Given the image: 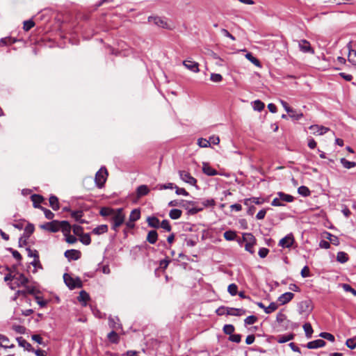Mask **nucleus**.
<instances>
[{
    "instance_id": "nucleus-1",
    "label": "nucleus",
    "mask_w": 356,
    "mask_h": 356,
    "mask_svg": "<svg viewBox=\"0 0 356 356\" xmlns=\"http://www.w3.org/2000/svg\"><path fill=\"white\" fill-rule=\"evenodd\" d=\"M246 313V310L243 309L239 308H234L221 306L216 310V314L218 316H222L224 314L234 316H241L244 315Z\"/></svg>"
},
{
    "instance_id": "nucleus-2",
    "label": "nucleus",
    "mask_w": 356,
    "mask_h": 356,
    "mask_svg": "<svg viewBox=\"0 0 356 356\" xmlns=\"http://www.w3.org/2000/svg\"><path fill=\"white\" fill-rule=\"evenodd\" d=\"M124 219L125 216L123 213V209L122 208L118 209L110 219L112 222V229L118 232V227L124 223Z\"/></svg>"
},
{
    "instance_id": "nucleus-3",
    "label": "nucleus",
    "mask_w": 356,
    "mask_h": 356,
    "mask_svg": "<svg viewBox=\"0 0 356 356\" xmlns=\"http://www.w3.org/2000/svg\"><path fill=\"white\" fill-rule=\"evenodd\" d=\"M63 280L65 284L71 290L76 288L79 289L83 286V283L79 277L73 278L68 273H65L63 275Z\"/></svg>"
},
{
    "instance_id": "nucleus-4",
    "label": "nucleus",
    "mask_w": 356,
    "mask_h": 356,
    "mask_svg": "<svg viewBox=\"0 0 356 356\" xmlns=\"http://www.w3.org/2000/svg\"><path fill=\"white\" fill-rule=\"evenodd\" d=\"M108 171L105 167L101 168L96 173L95 181L99 188H102L107 179Z\"/></svg>"
},
{
    "instance_id": "nucleus-5",
    "label": "nucleus",
    "mask_w": 356,
    "mask_h": 356,
    "mask_svg": "<svg viewBox=\"0 0 356 356\" xmlns=\"http://www.w3.org/2000/svg\"><path fill=\"white\" fill-rule=\"evenodd\" d=\"M243 240L246 242L245 249L251 254H254V245L256 244V238L251 233H245L243 234Z\"/></svg>"
},
{
    "instance_id": "nucleus-6",
    "label": "nucleus",
    "mask_w": 356,
    "mask_h": 356,
    "mask_svg": "<svg viewBox=\"0 0 356 356\" xmlns=\"http://www.w3.org/2000/svg\"><path fill=\"white\" fill-rule=\"evenodd\" d=\"M312 309L313 306L310 300H302L298 304V312L300 314H308Z\"/></svg>"
},
{
    "instance_id": "nucleus-7",
    "label": "nucleus",
    "mask_w": 356,
    "mask_h": 356,
    "mask_svg": "<svg viewBox=\"0 0 356 356\" xmlns=\"http://www.w3.org/2000/svg\"><path fill=\"white\" fill-rule=\"evenodd\" d=\"M24 286L25 287V289H24V290H17L15 292V296L13 298L14 300H15L19 296H22L24 297H26L27 296V294L35 295L36 293V292H37V290L35 288V286H29V285H26V286Z\"/></svg>"
},
{
    "instance_id": "nucleus-8",
    "label": "nucleus",
    "mask_w": 356,
    "mask_h": 356,
    "mask_svg": "<svg viewBox=\"0 0 356 356\" xmlns=\"http://www.w3.org/2000/svg\"><path fill=\"white\" fill-rule=\"evenodd\" d=\"M179 175L180 179L184 182L189 184L191 186H197V179L192 177L188 172L179 170Z\"/></svg>"
},
{
    "instance_id": "nucleus-9",
    "label": "nucleus",
    "mask_w": 356,
    "mask_h": 356,
    "mask_svg": "<svg viewBox=\"0 0 356 356\" xmlns=\"http://www.w3.org/2000/svg\"><path fill=\"white\" fill-rule=\"evenodd\" d=\"M59 224L58 220H51V222L40 225V227L42 229L55 233L59 231Z\"/></svg>"
},
{
    "instance_id": "nucleus-10",
    "label": "nucleus",
    "mask_w": 356,
    "mask_h": 356,
    "mask_svg": "<svg viewBox=\"0 0 356 356\" xmlns=\"http://www.w3.org/2000/svg\"><path fill=\"white\" fill-rule=\"evenodd\" d=\"M295 242L294 236L292 233L287 234L286 236L282 238L280 241L278 245L282 248H290L292 247Z\"/></svg>"
},
{
    "instance_id": "nucleus-11",
    "label": "nucleus",
    "mask_w": 356,
    "mask_h": 356,
    "mask_svg": "<svg viewBox=\"0 0 356 356\" xmlns=\"http://www.w3.org/2000/svg\"><path fill=\"white\" fill-rule=\"evenodd\" d=\"M300 50L303 53L314 54V50L312 47L309 41L306 40H301L298 42Z\"/></svg>"
},
{
    "instance_id": "nucleus-12",
    "label": "nucleus",
    "mask_w": 356,
    "mask_h": 356,
    "mask_svg": "<svg viewBox=\"0 0 356 356\" xmlns=\"http://www.w3.org/2000/svg\"><path fill=\"white\" fill-rule=\"evenodd\" d=\"M149 22H153L159 27H161L163 29H168V23L164 20L162 17L158 16H149L148 17Z\"/></svg>"
},
{
    "instance_id": "nucleus-13",
    "label": "nucleus",
    "mask_w": 356,
    "mask_h": 356,
    "mask_svg": "<svg viewBox=\"0 0 356 356\" xmlns=\"http://www.w3.org/2000/svg\"><path fill=\"white\" fill-rule=\"evenodd\" d=\"M64 255L70 261L77 260L81 257V253L79 250L71 249L66 250Z\"/></svg>"
},
{
    "instance_id": "nucleus-14",
    "label": "nucleus",
    "mask_w": 356,
    "mask_h": 356,
    "mask_svg": "<svg viewBox=\"0 0 356 356\" xmlns=\"http://www.w3.org/2000/svg\"><path fill=\"white\" fill-rule=\"evenodd\" d=\"M183 65L189 70L193 72H198L200 71L199 70V64L198 63L191 60H186L183 62Z\"/></svg>"
},
{
    "instance_id": "nucleus-15",
    "label": "nucleus",
    "mask_w": 356,
    "mask_h": 356,
    "mask_svg": "<svg viewBox=\"0 0 356 356\" xmlns=\"http://www.w3.org/2000/svg\"><path fill=\"white\" fill-rule=\"evenodd\" d=\"M326 344L325 341L323 339H316L309 341L307 343L306 347L309 349H316L325 346Z\"/></svg>"
},
{
    "instance_id": "nucleus-16",
    "label": "nucleus",
    "mask_w": 356,
    "mask_h": 356,
    "mask_svg": "<svg viewBox=\"0 0 356 356\" xmlns=\"http://www.w3.org/2000/svg\"><path fill=\"white\" fill-rule=\"evenodd\" d=\"M17 280V286H26L29 282V280L23 274L19 272H17L16 278L15 279Z\"/></svg>"
},
{
    "instance_id": "nucleus-17",
    "label": "nucleus",
    "mask_w": 356,
    "mask_h": 356,
    "mask_svg": "<svg viewBox=\"0 0 356 356\" xmlns=\"http://www.w3.org/2000/svg\"><path fill=\"white\" fill-rule=\"evenodd\" d=\"M202 172L208 176H215L218 174V171L210 166L208 163L203 162Z\"/></svg>"
},
{
    "instance_id": "nucleus-18",
    "label": "nucleus",
    "mask_w": 356,
    "mask_h": 356,
    "mask_svg": "<svg viewBox=\"0 0 356 356\" xmlns=\"http://www.w3.org/2000/svg\"><path fill=\"white\" fill-rule=\"evenodd\" d=\"M294 297V294L291 292H286L283 294H282L278 298V301L280 302V305H283L289 302H290Z\"/></svg>"
},
{
    "instance_id": "nucleus-19",
    "label": "nucleus",
    "mask_w": 356,
    "mask_h": 356,
    "mask_svg": "<svg viewBox=\"0 0 356 356\" xmlns=\"http://www.w3.org/2000/svg\"><path fill=\"white\" fill-rule=\"evenodd\" d=\"M31 200L33 202V207L41 209V207H42L40 205V203L44 200V197L42 195L33 194L31 196Z\"/></svg>"
},
{
    "instance_id": "nucleus-20",
    "label": "nucleus",
    "mask_w": 356,
    "mask_h": 356,
    "mask_svg": "<svg viewBox=\"0 0 356 356\" xmlns=\"http://www.w3.org/2000/svg\"><path fill=\"white\" fill-rule=\"evenodd\" d=\"M18 342L19 346L24 348L26 350L29 352H33V348L26 340H25L23 337H19L16 339Z\"/></svg>"
},
{
    "instance_id": "nucleus-21",
    "label": "nucleus",
    "mask_w": 356,
    "mask_h": 356,
    "mask_svg": "<svg viewBox=\"0 0 356 356\" xmlns=\"http://www.w3.org/2000/svg\"><path fill=\"white\" fill-rule=\"evenodd\" d=\"M309 129L312 130L314 134H318V135H323L330 130L327 127L316 124L310 126Z\"/></svg>"
},
{
    "instance_id": "nucleus-22",
    "label": "nucleus",
    "mask_w": 356,
    "mask_h": 356,
    "mask_svg": "<svg viewBox=\"0 0 356 356\" xmlns=\"http://www.w3.org/2000/svg\"><path fill=\"white\" fill-rule=\"evenodd\" d=\"M0 347L4 348H13L15 347L14 344H10V339L6 335L0 334Z\"/></svg>"
},
{
    "instance_id": "nucleus-23",
    "label": "nucleus",
    "mask_w": 356,
    "mask_h": 356,
    "mask_svg": "<svg viewBox=\"0 0 356 356\" xmlns=\"http://www.w3.org/2000/svg\"><path fill=\"white\" fill-rule=\"evenodd\" d=\"M59 230L63 232V234L65 235L67 233H70L72 226L67 220L59 221Z\"/></svg>"
},
{
    "instance_id": "nucleus-24",
    "label": "nucleus",
    "mask_w": 356,
    "mask_h": 356,
    "mask_svg": "<svg viewBox=\"0 0 356 356\" xmlns=\"http://www.w3.org/2000/svg\"><path fill=\"white\" fill-rule=\"evenodd\" d=\"M323 237L326 239L329 240L330 244L332 243L334 245H339V239L337 236L332 235L330 232H325L323 234Z\"/></svg>"
},
{
    "instance_id": "nucleus-25",
    "label": "nucleus",
    "mask_w": 356,
    "mask_h": 356,
    "mask_svg": "<svg viewBox=\"0 0 356 356\" xmlns=\"http://www.w3.org/2000/svg\"><path fill=\"white\" fill-rule=\"evenodd\" d=\"M148 225L151 227L158 229L160 227V221L158 218L155 216H149L147 219Z\"/></svg>"
},
{
    "instance_id": "nucleus-26",
    "label": "nucleus",
    "mask_w": 356,
    "mask_h": 356,
    "mask_svg": "<svg viewBox=\"0 0 356 356\" xmlns=\"http://www.w3.org/2000/svg\"><path fill=\"white\" fill-rule=\"evenodd\" d=\"M115 211H116V210H115L112 208L104 207L101 208V209L99 211V214L104 217H108V216L112 217L113 215L115 214Z\"/></svg>"
},
{
    "instance_id": "nucleus-27",
    "label": "nucleus",
    "mask_w": 356,
    "mask_h": 356,
    "mask_svg": "<svg viewBox=\"0 0 356 356\" xmlns=\"http://www.w3.org/2000/svg\"><path fill=\"white\" fill-rule=\"evenodd\" d=\"M158 239V234L156 230H150L147 236V241L150 244H155Z\"/></svg>"
},
{
    "instance_id": "nucleus-28",
    "label": "nucleus",
    "mask_w": 356,
    "mask_h": 356,
    "mask_svg": "<svg viewBox=\"0 0 356 356\" xmlns=\"http://www.w3.org/2000/svg\"><path fill=\"white\" fill-rule=\"evenodd\" d=\"M149 192V189L146 185H140L136 189V194L138 197H141L147 195Z\"/></svg>"
},
{
    "instance_id": "nucleus-29",
    "label": "nucleus",
    "mask_w": 356,
    "mask_h": 356,
    "mask_svg": "<svg viewBox=\"0 0 356 356\" xmlns=\"http://www.w3.org/2000/svg\"><path fill=\"white\" fill-rule=\"evenodd\" d=\"M77 299L80 302H82L83 306H86L87 301L90 300V296L86 291L82 290L80 291Z\"/></svg>"
},
{
    "instance_id": "nucleus-30",
    "label": "nucleus",
    "mask_w": 356,
    "mask_h": 356,
    "mask_svg": "<svg viewBox=\"0 0 356 356\" xmlns=\"http://www.w3.org/2000/svg\"><path fill=\"white\" fill-rule=\"evenodd\" d=\"M49 206L53 209L54 211H57L60 208L58 198L55 195H51L49 197Z\"/></svg>"
},
{
    "instance_id": "nucleus-31",
    "label": "nucleus",
    "mask_w": 356,
    "mask_h": 356,
    "mask_svg": "<svg viewBox=\"0 0 356 356\" xmlns=\"http://www.w3.org/2000/svg\"><path fill=\"white\" fill-rule=\"evenodd\" d=\"M35 227L33 224L29 222L26 227L24 228V232L23 234V236L28 239L31 235L34 232Z\"/></svg>"
},
{
    "instance_id": "nucleus-32",
    "label": "nucleus",
    "mask_w": 356,
    "mask_h": 356,
    "mask_svg": "<svg viewBox=\"0 0 356 356\" xmlns=\"http://www.w3.org/2000/svg\"><path fill=\"white\" fill-rule=\"evenodd\" d=\"M294 337H295V335L293 333H291L289 334H284V335H280L277 338V341L279 343H286L289 341L293 339Z\"/></svg>"
},
{
    "instance_id": "nucleus-33",
    "label": "nucleus",
    "mask_w": 356,
    "mask_h": 356,
    "mask_svg": "<svg viewBox=\"0 0 356 356\" xmlns=\"http://www.w3.org/2000/svg\"><path fill=\"white\" fill-rule=\"evenodd\" d=\"M352 43L353 42L350 41L347 44V48L348 49V61L350 63H356V60H355L354 58H353V54H355L356 56V50L353 49Z\"/></svg>"
},
{
    "instance_id": "nucleus-34",
    "label": "nucleus",
    "mask_w": 356,
    "mask_h": 356,
    "mask_svg": "<svg viewBox=\"0 0 356 356\" xmlns=\"http://www.w3.org/2000/svg\"><path fill=\"white\" fill-rule=\"evenodd\" d=\"M186 200H172L168 203L169 207H181L184 208L186 210L188 209V206L186 205Z\"/></svg>"
},
{
    "instance_id": "nucleus-35",
    "label": "nucleus",
    "mask_w": 356,
    "mask_h": 356,
    "mask_svg": "<svg viewBox=\"0 0 356 356\" xmlns=\"http://www.w3.org/2000/svg\"><path fill=\"white\" fill-rule=\"evenodd\" d=\"M277 195L282 202H291L294 200V197L292 195L284 192H278Z\"/></svg>"
},
{
    "instance_id": "nucleus-36",
    "label": "nucleus",
    "mask_w": 356,
    "mask_h": 356,
    "mask_svg": "<svg viewBox=\"0 0 356 356\" xmlns=\"http://www.w3.org/2000/svg\"><path fill=\"white\" fill-rule=\"evenodd\" d=\"M108 232V226L106 225H101L92 229V233L97 235L104 234Z\"/></svg>"
},
{
    "instance_id": "nucleus-37",
    "label": "nucleus",
    "mask_w": 356,
    "mask_h": 356,
    "mask_svg": "<svg viewBox=\"0 0 356 356\" xmlns=\"http://www.w3.org/2000/svg\"><path fill=\"white\" fill-rule=\"evenodd\" d=\"M33 257L34 258V260L31 262V264L34 266L35 268H42V266L40 264V259H39V254L38 252L35 250H34V255H33Z\"/></svg>"
},
{
    "instance_id": "nucleus-38",
    "label": "nucleus",
    "mask_w": 356,
    "mask_h": 356,
    "mask_svg": "<svg viewBox=\"0 0 356 356\" xmlns=\"http://www.w3.org/2000/svg\"><path fill=\"white\" fill-rule=\"evenodd\" d=\"M303 329L305 330L306 337L308 339L311 338L314 332L312 325L309 323H305L303 325Z\"/></svg>"
},
{
    "instance_id": "nucleus-39",
    "label": "nucleus",
    "mask_w": 356,
    "mask_h": 356,
    "mask_svg": "<svg viewBox=\"0 0 356 356\" xmlns=\"http://www.w3.org/2000/svg\"><path fill=\"white\" fill-rule=\"evenodd\" d=\"M182 211L178 209H173L170 211L169 216L172 220L179 219L181 216Z\"/></svg>"
},
{
    "instance_id": "nucleus-40",
    "label": "nucleus",
    "mask_w": 356,
    "mask_h": 356,
    "mask_svg": "<svg viewBox=\"0 0 356 356\" xmlns=\"http://www.w3.org/2000/svg\"><path fill=\"white\" fill-rule=\"evenodd\" d=\"M348 260V255L345 252H339L337 255V261L344 264Z\"/></svg>"
},
{
    "instance_id": "nucleus-41",
    "label": "nucleus",
    "mask_w": 356,
    "mask_h": 356,
    "mask_svg": "<svg viewBox=\"0 0 356 356\" xmlns=\"http://www.w3.org/2000/svg\"><path fill=\"white\" fill-rule=\"evenodd\" d=\"M119 318L118 317H109L108 318V323L109 326L112 328L118 330L120 325L118 323Z\"/></svg>"
},
{
    "instance_id": "nucleus-42",
    "label": "nucleus",
    "mask_w": 356,
    "mask_h": 356,
    "mask_svg": "<svg viewBox=\"0 0 356 356\" xmlns=\"http://www.w3.org/2000/svg\"><path fill=\"white\" fill-rule=\"evenodd\" d=\"M340 162L342 165L346 169H350L353 167L356 166V163L354 161H349L346 160L345 158H341L340 159Z\"/></svg>"
},
{
    "instance_id": "nucleus-43",
    "label": "nucleus",
    "mask_w": 356,
    "mask_h": 356,
    "mask_svg": "<svg viewBox=\"0 0 356 356\" xmlns=\"http://www.w3.org/2000/svg\"><path fill=\"white\" fill-rule=\"evenodd\" d=\"M140 218V209H134L131 212L130 216H129V220H131V221L135 222V221L138 220Z\"/></svg>"
},
{
    "instance_id": "nucleus-44",
    "label": "nucleus",
    "mask_w": 356,
    "mask_h": 356,
    "mask_svg": "<svg viewBox=\"0 0 356 356\" xmlns=\"http://www.w3.org/2000/svg\"><path fill=\"white\" fill-rule=\"evenodd\" d=\"M108 340L114 343H118L119 341V336L115 331H111L107 335Z\"/></svg>"
},
{
    "instance_id": "nucleus-45",
    "label": "nucleus",
    "mask_w": 356,
    "mask_h": 356,
    "mask_svg": "<svg viewBox=\"0 0 356 356\" xmlns=\"http://www.w3.org/2000/svg\"><path fill=\"white\" fill-rule=\"evenodd\" d=\"M80 241L84 244V245H88L90 244L91 243V238H90V236L89 234L86 233V234H82L80 236Z\"/></svg>"
},
{
    "instance_id": "nucleus-46",
    "label": "nucleus",
    "mask_w": 356,
    "mask_h": 356,
    "mask_svg": "<svg viewBox=\"0 0 356 356\" xmlns=\"http://www.w3.org/2000/svg\"><path fill=\"white\" fill-rule=\"evenodd\" d=\"M298 193L302 195L303 197H307L309 196L311 194V192L308 187L305 186H301L298 188Z\"/></svg>"
},
{
    "instance_id": "nucleus-47",
    "label": "nucleus",
    "mask_w": 356,
    "mask_h": 356,
    "mask_svg": "<svg viewBox=\"0 0 356 356\" xmlns=\"http://www.w3.org/2000/svg\"><path fill=\"white\" fill-rule=\"evenodd\" d=\"M223 236L227 241H234L236 237V234L234 231L229 230L226 231Z\"/></svg>"
},
{
    "instance_id": "nucleus-48",
    "label": "nucleus",
    "mask_w": 356,
    "mask_h": 356,
    "mask_svg": "<svg viewBox=\"0 0 356 356\" xmlns=\"http://www.w3.org/2000/svg\"><path fill=\"white\" fill-rule=\"evenodd\" d=\"M245 57L252 63H253L254 65H255L257 67H260L261 66V63L260 61L256 58L254 57L251 53H248L246 55H245Z\"/></svg>"
},
{
    "instance_id": "nucleus-49",
    "label": "nucleus",
    "mask_w": 356,
    "mask_h": 356,
    "mask_svg": "<svg viewBox=\"0 0 356 356\" xmlns=\"http://www.w3.org/2000/svg\"><path fill=\"white\" fill-rule=\"evenodd\" d=\"M16 42L15 39H13L10 37L3 38L0 40V45L5 46V45H10L12 44H14Z\"/></svg>"
},
{
    "instance_id": "nucleus-50",
    "label": "nucleus",
    "mask_w": 356,
    "mask_h": 356,
    "mask_svg": "<svg viewBox=\"0 0 356 356\" xmlns=\"http://www.w3.org/2000/svg\"><path fill=\"white\" fill-rule=\"evenodd\" d=\"M222 330L225 334L230 336L234 332L235 328L233 325L227 324L224 325Z\"/></svg>"
},
{
    "instance_id": "nucleus-51",
    "label": "nucleus",
    "mask_w": 356,
    "mask_h": 356,
    "mask_svg": "<svg viewBox=\"0 0 356 356\" xmlns=\"http://www.w3.org/2000/svg\"><path fill=\"white\" fill-rule=\"evenodd\" d=\"M264 107H265L264 103L260 100H255L253 102V108L255 111H261L264 108Z\"/></svg>"
},
{
    "instance_id": "nucleus-52",
    "label": "nucleus",
    "mask_w": 356,
    "mask_h": 356,
    "mask_svg": "<svg viewBox=\"0 0 356 356\" xmlns=\"http://www.w3.org/2000/svg\"><path fill=\"white\" fill-rule=\"evenodd\" d=\"M83 215V212L81 210L71 211V217L73 218L76 222H78L81 218H82Z\"/></svg>"
},
{
    "instance_id": "nucleus-53",
    "label": "nucleus",
    "mask_w": 356,
    "mask_h": 356,
    "mask_svg": "<svg viewBox=\"0 0 356 356\" xmlns=\"http://www.w3.org/2000/svg\"><path fill=\"white\" fill-rule=\"evenodd\" d=\"M277 307L278 305L275 302H273L270 303L268 307H266L264 312L266 314H270L275 311L277 309Z\"/></svg>"
},
{
    "instance_id": "nucleus-54",
    "label": "nucleus",
    "mask_w": 356,
    "mask_h": 356,
    "mask_svg": "<svg viewBox=\"0 0 356 356\" xmlns=\"http://www.w3.org/2000/svg\"><path fill=\"white\" fill-rule=\"evenodd\" d=\"M346 345L351 350L356 347V336L353 338L348 339L346 342Z\"/></svg>"
},
{
    "instance_id": "nucleus-55",
    "label": "nucleus",
    "mask_w": 356,
    "mask_h": 356,
    "mask_svg": "<svg viewBox=\"0 0 356 356\" xmlns=\"http://www.w3.org/2000/svg\"><path fill=\"white\" fill-rule=\"evenodd\" d=\"M227 291L231 296H236L238 293V286L236 284H231L228 286Z\"/></svg>"
},
{
    "instance_id": "nucleus-56",
    "label": "nucleus",
    "mask_w": 356,
    "mask_h": 356,
    "mask_svg": "<svg viewBox=\"0 0 356 356\" xmlns=\"http://www.w3.org/2000/svg\"><path fill=\"white\" fill-rule=\"evenodd\" d=\"M160 227L167 232H170L172 230V227L168 220H162L161 222H160Z\"/></svg>"
},
{
    "instance_id": "nucleus-57",
    "label": "nucleus",
    "mask_w": 356,
    "mask_h": 356,
    "mask_svg": "<svg viewBox=\"0 0 356 356\" xmlns=\"http://www.w3.org/2000/svg\"><path fill=\"white\" fill-rule=\"evenodd\" d=\"M35 26V22L31 20H26L24 22L23 29L24 31H28Z\"/></svg>"
},
{
    "instance_id": "nucleus-58",
    "label": "nucleus",
    "mask_w": 356,
    "mask_h": 356,
    "mask_svg": "<svg viewBox=\"0 0 356 356\" xmlns=\"http://www.w3.org/2000/svg\"><path fill=\"white\" fill-rule=\"evenodd\" d=\"M40 210H42L44 212L45 218H47L48 220H52L54 218V213L49 209L44 207H41Z\"/></svg>"
},
{
    "instance_id": "nucleus-59",
    "label": "nucleus",
    "mask_w": 356,
    "mask_h": 356,
    "mask_svg": "<svg viewBox=\"0 0 356 356\" xmlns=\"http://www.w3.org/2000/svg\"><path fill=\"white\" fill-rule=\"evenodd\" d=\"M258 318L254 315L248 316L245 320L244 323L245 325H252L257 321Z\"/></svg>"
},
{
    "instance_id": "nucleus-60",
    "label": "nucleus",
    "mask_w": 356,
    "mask_h": 356,
    "mask_svg": "<svg viewBox=\"0 0 356 356\" xmlns=\"http://www.w3.org/2000/svg\"><path fill=\"white\" fill-rule=\"evenodd\" d=\"M319 336L323 339H325L331 342H334L335 340L334 336L329 332H321Z\"/></svg>"
},
{
    "instance_id": "nucleus-61",
    "label": "nucleus",
    "mask_w": 356,
    "mask_h": 356,
    "mask_svg": "<svg viewBox=\"0 0 356 356\" xmlns=\"http://www.w3.org/2000/svg\"><path fill=\"white\" fill-rule=\"evenodd\" d=\"M31 339L38 344L42 345L43 346H47V344L44 342L42 338L39 334H33L31 336Z\"/></svg>"
},
{
    "instance_id": "nucleus-62",
    "label": "nucleus",
    "mask_w": 356,
    "mask_h": 356,
    "mask_svg": "<svg viewBox=\"0 0 356 356\" xmlns=\"http://www.w3.org/2000/svg\"><path fill=\"white\" fill-rule=\"evenodd\" d=\"M202 204L204 207H213L216 205V201L213 198L207 199L204 200Z\"/></svg>"
},
{
    "instance_id": "nucleus-63",
    "label": "nucleus",
    "mask_w": 356,
    "mask_h": 356,
    "mask_svg": "<svg viewBox=\"0 0 356 356\" xmlns=\"http://www.w3.org/2000/svg\"><path fill=\"white\" fill-rule=\"evenodd\" d=\"M343 289L346 292H350L354 296H356V290L348 284H342Z\"/></svg>"
},
{
    "instance_id": "nucleus-64",
    "label": "nucleus",
    "mask_w": 356,
    "mask_h": 356,
    "mask_svg": "<svg viewBox=\"0 0 356 356\" xmlns=\"http://www.w3.org/2000/svg\"><path fill=\"white\" fill-rule=\"evenodd\" d=\"M197 144L200 147H208L210 146V140L201 138L198 139Z\"/></svg>"
}]
</instances>
